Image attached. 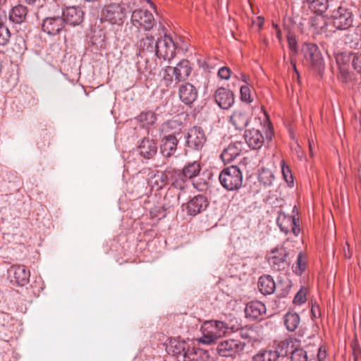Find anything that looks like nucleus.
I'll list each match as a JSON object with an SVG mask.
<instances>
[{"label":"nucleus","instance_id":"69168bd1","mask_svg":"<svg viewBox=\"0 0 361 361\" xmlns=\"http://www.w3.org/2000/svg\"><path fill=\"white\" fill-rule=\"evenodd\" d=\"M286 343H287V345H289V341H286ZM290 343H293L292 341H290Z\"/></svg>","mask_w":361,"mask_h":361},{"label":"nucleus","instance_id":"b1692460","mask_svg":"<svg viewBox=\"0 0 361 361\" xmlns=\"http://www.w3.org/2000/svg\"><path fill=\"white\" fill-rule=\"evenodd\" d=\"M258 289L264 295H271L274 293L276 288H279L280 284H276L270 275H263L258 280Z\"/></svg>","mask_w":361,"mask_h":361},{"label":"nucleus","instance_id":"c85d7f7f","mask_svg":"<svg viewBox=\"0 0 361 361\" xmlns=\"http://www.w3.org/2000/svg\"><path fill=\"white\" fill-rule=\"evenodd\" d=\"M174 169H166L164 171H157L151 178V185L153 188L156 190L162 189L168 183L169 177L168 175L171 174Z\"/></svg>","mask_w":361,"mask_h":361},{"label":"nucleus","instance_id":"f8f14e48","mask_svg":"<svg viewBox=\"0 0 361 361\" xmlns=\"http://www.w3.org/2000/svg\"><path fill=\"white\" fill-rule=\"evenodd\" d=\"M185 138L187 147L194 150L201 149L206 142L204 130L197 126L189 129Z\"/></svg>","mask_w":361,"mask_h":361},{"label":"nucleus","instance_id":"a878e982","mask_svg":"<svg viewBox=\"0 0 361 361\" xmlns=\"http://www.w3.org/2000/svg\"><path fill=\"white\" fill-rule=\"evenodd\" d=\"M250 116L240 109L235 110L230 116V122L238 130H243L247 126Z\"/></svg>","mask_w":361,"mask_h":361},{"label":"nucleus","instance_id":"7ed1b4c3","mask_svg":"<svg viewBox=\"0 0 361 361\" xmlns=\"http://www.w3.org/2000/svg\"><path fill=\"white\" fill-rule=\"evenodd\" d=\"M330 12V19L336 30H345L352 27L354 20L352 6L343 2Z\"/></svg>","mask_w":361,"mask_h":361},{"label":"nucleus","instance_id":"dca6fc26","mask_svg":"<svg viewBox=\"0 0 361 361\" xmlns=\"http://www.w3.org/2000/svg\"><path fill=\"white\" fill-rule=\"evenodd\" d=\"M84 13L78 6H70L66 8L62 13V19L64 23L72 26L80 25L83 20Z\"/></svg>","mask_w":361,"mask_h":361},{"label":"nucleus","instance_id":"f03ea898","mask_svg":"<svg viewBox=\"0 0 361 361\" xmlns=\"http://www.w3.org/2000/svg\"><path fill=\"white\" fill-rule=\"evenodd\" d=\"M201 166L198 161H194L187 163L182 171L176 172V176L172 182V185L180 190L178 199L180 200L183 193L190 188V180L195 178L200 172Z\"/></svg>","mask_w":361,"mask_h":361},{"label":"nucleus","instance_id":"8fccbe9b","mask_svg":"<svg viewBox=\"0 0 361 361\" xmlns=\"http://www.w3.org/2000/svg\"><path fill=\"white\" fill-rule=\"evenodd\" d=\"M306 301V291L300 290L295 295L293 302L296 304H302Z\"/></svg>","mask_w":361,"mask_h":361},{"label":"nucleus","instance_id":"052dcab7","mask_svg":"<svg viewBox=\"0 0 361 361\" xmlns=\"http://www.w3.org/2000/svg\"><path fill=\"white\" fill-rule=\"evenodd\" d=\"M291 64L293 66V68L295 71V73H296L297 76L299 77V72L297 70V68H296V65L295 63H293V61H291Z\"/></svg>","mask_w":361,"mask_h":361},{"label":"nucleus","instance_id":"09e8293b","mask_svg":"<svg viewBox=\"0 0 361 361\" xmlns=\"http://www.w3.org/2000/svg\"><path fill=\"white\" fill-rule=\"evenodd\" d=\"M218 75L220 78L224 80H228L231 78V70L226 66H223L219 68Z\"/></svg>","mask_w":361,"mask_h":361},{"label":"nucleus","instance_id":"a211bd4d","mask_svg":"<svg viewBox=\"0 0 361 361\" xmlns=\"http://www.w3.org/2000/svg\"><path fill=\"white\" fill-rule=\"evenodd\" d=\"M215 102L222 109H228L234 104V94L232 91L219 87L214 94Z\"/></svg>","mask_w":361,"mask_h":361},{"label":"nucleus","instance_id":"f257e3e1","mask_svg":"<svg viewBox=\"0 0 361 361\" xmlns=\"http://www.w3.org/2000/svg\"><path fill=\"white\" fill-rule=\"evenodd\" d=\"M169 354L174 356L178 361H194L202 359L204 350L195 348L190 341L171 338L166 348Z\"/></svg>","mask_w":361,"mask_h":361},{"label":"nucleus","instance_id":"5fc2aeb1","mask_svg":"<svg viewBox=\"0 0 361 361\" xmlns=\"http://www.w3.org/2000/svg\"><path fill=\"white\" fill-rule=\"evenodd\" d=\"M345 43H346V44H349V45H350V47H353V48H355V49H356V48L357 47L358 44H359V42H358L359 39H358V37H357V35H356V38H355V41H353V40H352V41H348V37H346V38L345 39Z\"/></svg>","mask_w":361,"mask_h":361},{"label":"nucleus","instance_id":"13d9d810","mask_svg":"<svg viewBox=\"0 0 361 361\" xmlns=\"http://www.w3.org/2000/svg\"><path fill=\"white\" fill-rule=\"evenodd\" d=\"M274 27L276 28L277 37L280 40L281 38V32L280 30L279 29L277 25H274Z\"/></svg>","mask_w":361,"mask_h":361},{"label":"nucleus","instance_id":"f704fd0d","mask_svg":"<svg viewBox=\"0 0 361 361\" xmlns=\"http://www.w3.org/2000/svg\"><path fill=\"white\" fill-rule=\"evenodd\" d=\"M274 178L273 171L266 168H262L258 174V180L264 187L271 186Z\"/></svg>","mask_w":361,"mask_h":361},{"label":"nucleus","instance_id":"473e14b6","mask_svg":"<svg viewBox=\"0 0 361 361\" xmlns=\"http://www.w3.org/2000/svg\"><path fill=\"white\" fill-rule=\"evenodd\" d=\"M307 3L312 11L317 15H322L329 7V0H302Z\"/></svg>","mask_w":361,"mask_h":361},{"label":"nucleus","instance_id":"37998d69","mask_svg":"<svg viewBox=\"0 0 361 361\" xmlns=\"http://www.w3.org/2000/svg\"><path fill=\"white\" fill-rule=\"evenodd\" d=\"M290 354L291 361H307V353L302 348H295Z\"/></svg>","mask_w":361,"mask_h":361},{"label":"nucleus","instance_id":"4468645a","mask_svg":"<svg viewBox=\"0 0 361 361\" xmlns=\"http://www.w3.org/2000/svg\"><path fill=\"white\" fill-rule=\"evenodd\" d=\"M209 205L207 198L203 195H197L191 197L186 205V210L189 215L195 216L204 212Z\"/></svg>","mask_w":361,"mask_h":361},{"label":"nucleus","instance_id":"3c124183","mask_svg":"<svg viewBox=\"0 0 361 361\" xmlns=\"http://www.w3.org/2000/svg\"><path fill=\"white\" fill-rule=\"evenodd\" d=\"M287 40L289 49L293 53H296L298 51V45L295 37L291 35H289L287 37Z\"/></svg>","mask_w":361,"mask_h":361},{"label":"nucleus","instance_id":"58836bf2","mask_svg":"<svg viewBox=\"0 0 361 361\" xmlns=\"http://www.w3.org/2000/svg\"><path fill=\"white\" fill-rule=\"evenodd\" d=\"M174 69L171 66H167L164 71L163 80L166 87L171 86L173 83L176 84V73Z\"/></svg>","mask_w":361,"mask_h":361},{"label":"nucleus","instance_id":"bb28decb","mask_svg":"<svg viewBox=\"0 0 361 361\" xmlns=\"http://www.w3.org/2000/svg\"><path fill=\"white\" fill-rule=\"evenodd\" d=\"M240 142L231 143L224 148L221 154V158L224 163H230L240 154Z\"/></svg>","mask_w":361,"mask_h":361},{"label":"nucleus","instance_id":"6ab92c4d","mask_svg":"<svg viewBox=\"0 0 361 361\" xmlns=\"http://www.w3.org/2000/svg\"><path fill=\"white\" fill-rule=\"evenodd\" d=\"M266 307L258 300L251 301L245 308V317L252 320L261 319L266 314Z\"/></svg>","mask_w":361,"mask_h":361},{"label":"nucleus","instance_id":"f3484780","mask_svg":"<svg viewBox=\"0 0 361 361\" xmlns=\"http://www.w3.org/2000/svg\"><path fill=\"white\" fill-rule=\"evenodd\" d=\"M287 252L285 250H275L269 257L268 262L272 269L275 271H281L286 269L288 265L286 260Z\"/></svg>","mask_w":361,"mask_h":361},{"label":"nucleus","instance_id":"7c9ffc66","mask_svg":"<svg viewBox=\"0 0 361 361\" xmlns=\"http://www.w3.org/2000/svg\"><path fill=\"white\" fill-rule=\"evenodd\" d=\"M295 219V216L286 215L284 212H280L276 219V224L280 230L287 234L290 231L291 224H294Z\"/></svg>","mask_w":361,"mask_h":361},{"label":"nucleus","instance_id":"9b49d317","mask_svg":"<svg viewBox=\"0 0 361 361\" xmlns=\"http://www.w3.org/2000/svg\"><path fill=\"white\" fill-rule=\"evenodd\" d=\"M245 345L244 343L238 340H225L218 344L216 350L220 356L232 357L242 351Z\"/></svg>","mask_w":361,"mask_h":361},{"label":"nucleus","instance_id":"20e7f679","mask_svg":"<svg viewBox=\"0 0 361 361\" xmlns=\"http://www.w3.org/2000/svg\"><path fill=\"white\" fill-rule=\"evenodd\" d=\"M226 324L221 321H207L202 326V336L198 339L199 342L205 345H211L218 339L224 336L227 332Z\"/></svg>","mask_w":361,"mask_h":361},{"label":"nucleus","instance_id":"a19ab883","mask_svg":"<svg viewBox=\"0 0 361 361\" xmlns=\"http://www.w3.org/2000/svg\"><path fill=\"white\" fill-rule=\"evenodd\" d=\"M11 32L4 23L0 22V46H6L10 40Z\"/></svg>","mask_w":361,"mask_h":361},{"label":"nucleus","instance_id":"1a4fd4ad","mask_svg":"<svg viewBox=\"0 0 361 361\" xmlns=\"http://www.w3.org/2000/svg\"><path fill=\"white\" fill-rule=\"evenodd\" d=\"M304 57L310 65L318 71L324 68V59L318 47L312 43H305L302 47Z\"/></svg>","mask_w":361,"mask_h":361},{"label":"nucleus","instance_id":"39448f33","mask_svg":"<svg viewBox=\"0 0 361 361\" xmlns=\"http://www.w3.org/2000/svg\"><path fill=\"white\" fill-rule=\"evenodd\" d=\"M221 185L228 191L239 190L243 185V173L237 166L223 169L219 176Z\"/></svg>","mask_w":361,"mask_h":361},{"label":"nucleus","instance_id":"72a5a7b5","mask_svg":"<svg viewBox=\"0 0 361 361\" xmlns=\"http://www.w3.org/2000/svg\"><path fill=\"white\" fill-rule=\"evenodd\" d=\"M300 324V317L295 312H288L284 316V324L289 331H294Z\"/></svg>","mask_w":361,"mask_h":361},{"label":"nucleus","instance_id":"0eeeda50","mask_svg":"<svg viewBox=\"0 0 361 361\" xmlns=\"http://www.w3.org/2000/svg\"><path fill=\"white\" fill-rule=\"evenodd\" d=\"M130 22L136 29L143 31H149L156 25L154 15L147 9L134 10L130 16Z\"/></svg>","mask_w":361,"mask_h":361},{"label":"nucleus","instance_id":"603ef678","mask_svg":"<svg viewBox=\"0 0 361 361\" xmlns=\"http://www.w3.org/2000/svg\"><path fill=\"white\" fill-rule=\"evenodd\" d=\"M192 185L194 188L197 190L202 191L207 188V183L206 181L199 183L197 180H193L192 182Z\"/></svg>","mask_w":361,"mask_h":361},{"label":"nucleus","instance_id":"6e6552de","mask_svg":"<svg viewBox=\"0 0 361 361\" xmlns=\"http://www.w3.org/2000/svg\"><path fill=\"white\" fill-rule=\"evenodd\" d=\"M176 46L173 39L165 35L156 40L155 55L164 61H170L176 55Z\"/></svg>","mask_w":361,"mask_h":361},{"label":"nucleus","instance_id":"aec40b11","mask_svg":"<svg viewBox=\"0 0 361 361\" xmlns=\"http://www.w3.org/2000/svg\"><path fill=\"white\" fill-rule=\"evenodd\" d=\"M138 152L142 157L145 159L153 158L157 153V145L155 141L147 137L141 140L138 145Z\"/></svg>","mask_w":361,"mask_h":361},{"label":"nucleus","instance_id":"e2e57ef3","mask_svg":"<svg viewBox=\"0 0 361 361\" xmlns=\"http://www.w3.org/2000/svg\"><path fill=\"white\" fill-rule=\"evenodd\" d=\"M312 313L314 317H317L316 311H315V307H312Z\"/></svg>","mask_w":361,"mask_h":361},{"label":"nucleus","instance_id":"393cba45","mask_svg":"<svg viewBox=\"0 0 361 361\" xmlns=\"http://www.w3.org/2000/svg\"><path fill=\"white\" fill-rule=\"evenodd\" d=\"M182 123L177 121L171 120L164 123L160 128L161 136H169L171 135L173 138H177L182 130Z\"/></svg>","mask_w":361,"mask_h":361},{"label":"nucleus","instance_id":"4c0bfd02","mask_svg":"<svg viewBox=\"0 0 361 361\" xmlns=\"http://www.w3.org/2000/svg\"><path fill=\"white\" fill-rule=\"evenodd\" d=\"M311 25L318 33L322 34L328 31L329 24L322 16H317L312 18Z\"/></svg>","mask_w":361,"mask_h":361},{"label":"nucleus","instance_id":"49530a36","mask_svg":"<svg viewBox=\"0 0 361 361\" xmlns=\"http://www.w3.org/2000/svg\"><path fill=\"white\" fill-rule=\"evenodd\" d=\"M241 99L245 102H252L250 89L247 85H243L240 87Z\"/></svg>","mask_w":361,"mask_h":361},{"label":"nucleus","instance_id":"4d7b16f0","mask_svg":"<svg viewBox=\"0 0 361 361\" xmlns=\"http://www.w3.org/2000/svg\"><path fill=\"white\" fill-rule=\"evenodd\" d=\"M326 357V352L322 351L321 348L319 350V353L317 355V358L319 361H324V359Z\"/></svg>","mask_w":361,"mask_h":361},{"label":"nucleus","instance_id":"423d86ee","mask_svg":"<svg viewBox=\"0 0 361 361\" xmlns=\"http://www.w3.org/2000/svg\"><path fill=\"white\" fill-rule=\"evenodd\" d=\"M127 9L125 4H110L102 10V18L111 24L122 25L126 18Z\"/></svg>","mask_w":361,"mask_h":361},{"label":"nucleus","instance_id":"c03bdc74","mask_svg":"<svg viewBox=\"0 0 361 361\" xmlns=\"http://www.w3.org/2000/svg\"><path fill=\"white\" fill-rule=\"evenodd\" d=\"M281 171L286 182L289 187L293 185V176L288 166L286 165L284 161H281Z\"/></svg>","mask_w":361,"mask_h":361},{"label":"nucleus","instance_id":"ea45409f","mask_svg":"<svg viewBox=\"0 0 361 361\" xmlns=\"http://www.w3.org/2000/svg\"><path fill=\"white\" fill-rule=\"evenodd\" d=\"M307 266L306 257L302 252H299L297 256V261L295 265L293 266V271L298 275H301L305 270Z\"/></svg>","mask_w":361,"mask_h":361},{"label":"nucleus","instance_id":"0e129e2a","mask_svg":"<svg viewBox=\"0 0 361 361\" xmlns=\"http://www.w3.org/2000/svg\"><path fill=\"white\" fill-rule=\"evenodd\" d=\"M243 81L247 82V76L245 74H241Z\"/></svg>","mask_w":361,"mask_h":361},{"label":"nucleus","instance_id":"2f4dec72","mask_svg":"<svg viewBox=\"0 0 361 361\" xmlns=\"http://www.w3.org/2000/svg\"><path fill=\"white\" fill-rule=\"evenodd\" d=\"M140 52L154 54L156 48V40L152 35H147L142 38L137 43Z\"/></svg>","mask_w":361,"mask_h":361},{"label":"nucleus","instance_id":"2eb2a0df","mask_svg":"<svg viewBox=\"0 0 361 361\" xmlns=\"http://www.w3.org/2000/svg\"><path fill=\"white\" fill-rule=\"evenodd\" d=\"M338 64L347 65L350 63L353 69L361 75V51L357 53L343 52L336 56Z\"/></svg>","mask_w":361,"mask_h":361},{"label":"nucleus","instance_id":"6e6d98bb","mask_svg":"<svg viewBox=\"0 0 361 361\" xmlns=\"http://www.w3.org/2000/svg\"><path fill=\"white\" fill-rule=\"evenodd\" d=\"M284 285H285V288L283 289V292L280 293V295L282 297L286 296V295L288 293V291L291 287L290 281H285Z\"/></svg>","mask_w":361,"mask_h":361},{"label":"nucleus","instance_id":"680f3d73","mask_svg":"<svg viewBox=\"0 0 361 361\" xmlns=\"http://www.w3.org/2000/svg\"><path fill=\"white\" fill-rule=\"evenodd\" d=\"M28 4H33L37 0H25Z\"/></svg>","mask_w":361,"mask_h":361},{"label":"nucleus","instance_id":"79ce46f5","mask_svg":"<svg viewBox=\"0 0 361 361\" xmlns=\"http://www.w3.org/2000/svg\"><path fill=\"white\" fill-rule=\"evenodd\" d=\"M340 75L339 80L343 83H348L354 79V75L342 63L338 64Z\"/></svg>","mask_w":361,"mask_h":361},{"label":"nucleus","instance_id":"9d476101","mask_svg":"<svg viewBox=\"0 0 361 361\" xmlns=\"http://www.w3.org/2000/svg\"><path fill=\"white\" fill-rule=\"evenodd\" d=\"M8 278L11 283L19 286H25L30 282V271L22 264H13L8 270Z\"/></svg>","mask_w":361,"mask_h":361},{"label":"nucleus","instance_id":"de8ad7c7","mask_svg":"<svg viewBox=\"0 0 361 361\" xmlns=\"http://www.w3.org/2000/svg\"><path fill=\"white\" fill-rule=\"evenodd\" d=\"M238 334L243 339L250 341L252 338L253 330L245 326L239 329Z\"/></svg>","mask_w":361,"mask_h":361},{"label":"nucleus","instance_id":"bf43d9fd","mask_svg":"<svg viewBox=\"0 0 361 361\" xmlns=\"http://www.w3.org/2000/svg\"><path fill=\"white\" fill-rule=\"evenodd\" d=\"M257 20H258V25H259V27H262L264 22V18L259 16L257 18Z\"/></svg>","mask_w":361,"mask_h":361},{"label":"nucleus","instance_id":"e433bc0d","mask_svg":"<svg viewBox=\"0 0 361 361\" xmlns=\"http://www.w3.org/2000/svg\"><path fill=\"white\" fill-rule=\"evenodd\" d=\"M138 121L143 127L152 125L155 123L157 118L155 114L152 111H142L137 116Z\"/></svg>","mask_w":361,"mask_h":361},{"label":"nucleus","instance_id":"c9c22d12","mask_svg":"<svg viewBox=\"0 0 361 361\" xmlns=\"http://www.w3.org/2000/svg\"><path fill=\"white\" fill-rule=\"evenodd\" d=\"M279 357V353L276 350H264L256 354L252 361H276Z\"/></svg>","mask_w":361,"mask_h":361},{"label":"nucleus","instance_id":"cd10ccee","mask_svg":"<svg viewBox=\"0 0 361 361\" xmlns=\"http://www.w3.org/2000/svg\"><path fill=\"white\" fill-rule=\"evenodd\" d=\"M176 73V84L188 78L191 73V67L188 60H181L175 67H173Z\"/></svg>","mask_w":361,"mask_h":361},{"label":"nucleus","instance_id":"864d4df0","mask_svg":"<svg viewBox=\"0 0 361 361\" xmlns=\"http://www.w3.org/2000/svg\"><path fill=\"white\" fill-rule=\"evenodd\" d=\"M290 230L294 233L295 235H298L300 233V228L299 225L297 223V219H295L294 221V224H291Z\"/></svg>","mask_w":361,"mask_h":361},{"label":"nucleus","instance_id":"5701e85b","mask_svg":"<svg viewBox=\"0 0 361 361\" xmlns=\"http://www.w3.org/2000/svg\"><path fill=\"white\" fill-rule=\"evenodd\" d=\"M178 139L171 135L161 136L160 152L165 158L171 157L177 150Z\"/></svg>","mask_w":361,"mask_h":361},{"label":"nucleus","instance_id":"4be33fe9","mask_svg":"<svg viewBox=\"0 0 361 361\" xmlns=\"http://www.w3.org/2000/svg\"><path fill=\"white\" fill-rule=\"evenodd\" d=\"M178 94L180 99L185 104H192L197 98V90L189 82L181 85L179 87Z\"/></svg>","mask_w":361,"mask_h":361},{"label":"nucleus","instance_id":"c756f323","mask_svg":"<svg viewBox=\"0 0 361 361\" xmlns=\"http://www.w3.org/2000/svg\"><path fill=\"white\" fill-rule=\"evenodd\" d=\"M27 8L23 5L18 4L13 6L9 11V20L16 24H20L25 21L27 15Z\"/></svg>","mask_w":361,"mask_h":361},{"label":"nucleus","instance_id":"ddd939ff","mask_svg":"<svg viewBox=\"0 0 361 361\" xmlns=\"http://www.w3.org/2000/svg\"><path fill=\"white\" fill-rule=\"evenodd\" d=\"M64 29V19L60 16L45 18L42 23V30L49 35H59Z\"/></svg>","mask_w":361,"mask_h":361},{"label":"nucleus","instance_id":"a18cd8bd","mask_svg":"<svg viewBox=\"0 0 361 361\" xmlns=\"http://www.w3.org/2000/svg\"><path fill=\"white\" fill-rule=\"evenodd\" d=\"M27 49L26 42L22 37H18L16 39L13 51L18 54H23Z\"/></svg>","mask_w":361,"mask_h":361},{"label":"nucleus","instance_id":"412c9836","mask_svg":"<svg viewBox=\"0 0 361 361\" xmlns=\"http://www.w3.org/2000/svg\"><path fill=\"white\" fill-rule=\"evenodd\" d=\"M244 137L249 147L252 149H260L264 142L262 132L255 128L245 130Z\"/></svg>","mask_w":361,"mask_h":361}]
</instances>
